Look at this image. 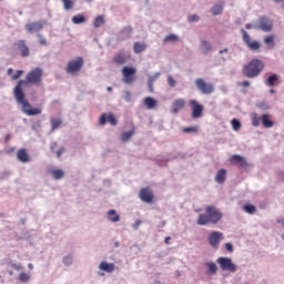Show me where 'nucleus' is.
I'll use <instances>...</instances> for the list:
<instances>
[{
  "label": "nucleus",
  "instance_id": "f257e3e1",
  "mask_svg": "<svg viewBox=\"0 0 284 284\" xmlns=\"http://www.w3.org/2000/svg\"><path fill=\"white\" fill-rule=\"evenodd\" d=\"M43 83V69L36 68L31 71H29L26 75L24 80H19L16 88L13 89V94L16 98V101L20 103L22 112L27 114L28 116H37L38 114H41V109L32 108L30 102L26 100V92H23V85L24 88H28V85H42Z\"/></svg>",
  "mask_w": 284,
  "mask_h": 284
},
{
  "label": "nucleus",
  "instance_id": "f03ea898",
  "mask_svg": "<svg viewBox=\"0 0 284 284\" xmlns=\"http://www.w3.org/2000/svg\"><path fill=\"white\" fill-rule=\"evenodd\" d=\"M223 219V213L214 205H207L205 213H201L197 216V225H217Z\"/></svg>",
  "mask_w": 284,
  "mask_h": 284
},
{
  "label": "nucleus",
  "instance_id": "7ed1b4c3",
  "mask_svg": "<svg viewBox=\"0 0 284 284\" xmlns=\"http://www.w3.org/2000/svg\"><path fill=\"white\" fill-rule=\"evenodd\" d=\"M265 63L258 59L251 60L246 65L243 67V74L247 79H256L261 72H263Z\"/></svg>",
  "mask_w": 284,
  "mask_h": 284
},
{
  "label": "nucleus",
  "instance_id": "20e7f679",
  "mask_svg": "<svg viewBox=\"0 0 284 284\" xmlns=\"http://www.w3.org/2000/svg\"><path fill=\"white\" fill-rule=\"evenodd\" d=\"M122 82L126 85H132L136 81V68L123 67L122 68Z\"/></svg>",
  "mask_w": 284,
  "mask_h": 284
},
{
  "label": "nucleus",
  "instance_id": "39448f33",
  "mask_svg": "<svg viewBox=\"0 0 284 284\" xmlns=\"http://www.w3.org/2000/svg\"><path fill=\"white\" fill-rule=\"evenodd\" d=\"M195 88L201 94H213L214 92V84L212 82H206L202 78L195 79Z\"/></svg>",
  "mask_w": 284,
  "mask_h": 284
},
{
  "label": "nucleus",
  "instance_id": "423d86ee",
  "mask_svg": "<svg viewBox=\"0 0 284 284\" xmlns=\"http://www.w3.org/2000/svg\"><path fill=\"white\" fill-rule=\"evenodd\" d=\"M81 68H83V58H77L69 61L65 70L69 74H78L81 72Z\"/></svg>",
  "mask_w": 284,
  "mask_h": 284
},
{
  "label": "nucleus",
  "instance_id": "0eeeda50",
  "mask_svg": "<svg viewBox=\"0 0 284 284\" xmlns=\"http://www.w3.org/2000/svg\"><path fill=\"white\" fill-rule=\"evenodd\" d=\"M216 263L223 272H236V264L232 263L230 257H219Z\"/></svg>",
  "mask_w": 284,
  "mask_h": 284
},
{
  "label": "nucleus",
  "instance_id": "6e6552de",
  "mask_svg": "<svg viewBox=\"0 0 284 284\" xmlns=\"http://www.w3.org/2000/svg\"><path fill=\"white\" fill-rule=\"evenodd\" d=\"M189 105L192 109V113H191L192 119H201V116H203V110H204L203 104L199 103V101L196 100H190Z\"/></svg>",
  "mask_w": 284,
  "mask_h": 284
},
{
  "label": "nucleus",
  "instance_id": "1a4fd4ad",
  "mask_svg": "<svg viewBox=\"0 0 284 284\" xmlns=\"http://www.w3.org/2000/svg\"><path fill=\"white\" fill-rule=\"evenodd\" d=\"M242 34H243V42L245 43V45H247L248 49L253 51L261 50V42L256 40H252L247 31L242 29Z\"/></svg>",
  "mask_w": 284,
  "mask_h": 284
},
{
  "label": "nucleus",
  "instance_id": "9d476101",
  "mask_svg": "<svg viewBox=\"0 0 284 284\" xmlns=\"http://www.w3.org/2000/svg\"><path fill=\"white\" fill-rule=\"evenodd\" d=\"M140 199L143 203H154V192L150 187L140 190Z\"/></svg>",
  "mask_w": 284,
  "mask_h": 284
},
{
  "label": "nucleus",
  "instance_id": "9b49d317",
  "mask_svg": "<svg viewBox=\"0 0 284 284\" xmlns=\"http://www.w3.org/2000/svg\"><path fill=\"white\" fill-rule=\"evenodd\" d=\"M209 244L211 247H214L215 250L219 247V244L221 241H223V233L222 232H212L207 237Z\"/></svg>",
  "mask_w": 284,
  "mask_h": 284
},
{
  "label": "nucleus",
  "instance_id": "f8f14e48",
  "mask_svg": "<svg viewBox=\"0 0 284 284\" xmlns=\"http://www.w3.org/2000/svg\"><path fill=\"white\" fill-rule=\"evenodd\" d=\"M257 28L258 30H262V32H272V28H274V22L268 18H261Z\"/></svg>",
  "mask_w": 284,
  "mask_h": 284
},
{
  "label": "nucleus",
  "instance_id": "ddd939ff",
  "mask_svg": "<svg viewBox=\"0 0 284 284\" xmlns=\"http://www.w3.org/2000/svg\"><path fill=\"white\" fill-rule=\"evenodd\" d=\"M43 26H45V22L43 21H37V22H30L26 24L27 32H41L43 30Z\"/></svg>",
  "mask_w": 284,
  "mask_h": 284
},
{
  "label": "nucleus",
  "instance_id": "4468645a",
  "mask_svg": "<svg viewBox=\"0 0 284 284\" xmlns=\"http://www.w3.org/2000/svg\"><path fill=\"white\" fill-rule=\"evenodd\" d=\"M100 125H105V123H110V125H116V118L112 113H103L99 120Z\"/></svg>",
  "mask_w": 284,
  "mask_h": 284
},
{
  "label": "nucleus",
  "instance_id": "2eb2a0df",
  "mask_svg": "<svg viewBox=\"0 0 284 284\" xmlns=\"http://www.w3.org/2000/svg\"><path fill=\"white\" fill-rule=\"evenodd\" d=\"M126 61H130V55L125 54V53H116L113 58H112V63H114L115 65H124V63Z\"/></svg>",
  "mask_w": 284,
  "mask_h": 284
},
{
  "label": "nucleus",
  "instance_id": "dca6fc26",
  "mask_svg": "<svg viewBox=\"0 0 284 284\" xmlns=\"http://www.w3.org/2000/svg\"><path fill=\"white\" fill-rule=\"evenodd\" d=\"M16 48L21 53V57H29L30 55V49L28 48V44H26V40H19L14 43Z\"/></svg>",
  "mask_w": 284,
  "mask_h": 284
},
{
  "label": "nucleus",
  "instance_id": "f3484780",
  "mask_svg": "<svg viewBox=\"0 0 284 284\" xmlns=\"http://www.w3.org/2000/svg\"><path fill=\"white\" fill-rule=\"evenodd\" d=\"M183 108H185V99H176L173 101V103H172L173 114H179V112H181V110H183Z\"/></svg>",
  "mask_w": 284,
  "mask_h": 284
},
{
  "label": "nucleus",
  "instance_id": "a211bd4d",
  "mask_svg": "<svg viewBox=\"0 0 284 284\" xmlns=\"http://www.w3.org/2000/svg\"><path fill=\"white\" fill-rule=\"evenodd\" d=\"M17 159L20 163H30V155L28 154V150L20 149L17 152Z\"/></svg>",
  "mask_w": 284,
  "mask_h": 284
},
{
  "label": "nucleus",
  "instance_id": "6ab92c4d",
  "mask_svg": "<svg viewBox=\"0 0 284 284\" xmlns=\"http://www.w3.org/2000/svg\"><path fill=\"white\" fill-rule=\"evenodd\" d=\"M231 163L234 165H239L240 168H247V162H245V158L241 155H232L230 159Z\"/></svg>",
  "mask_w": 284,
  "mask_h": 284
},
{
  "label": "nucleus",
  "instance_id": "aec40b11",
  "mask_svg": "<svg viewBox=\"0 0 284 284\" xmlns=\"http://www.w3.org/2000/svg\"><path fill=\"white\" fill-rule=\"evenodd\" d=\"M225 179H227V171L225 169H221L217 171L215 175L216 183L223 184L225 183Z\"/></svg>",
  "mask_w": 284,
  "mask_h": 284
},
{
  "label": "nucleus",
  "instance_id": "412c9836",
  "mask_svg": "<svg viewBox=\"0 0 284 284\" xmlns=\"http://www.w3.org/2000/svg\"><path fill=\"white\" fill-rule=\"evenodd\" d=\"M276 36L275 34H268L264 37V43L270 48V50H273L274 45H276Z\"/></svg>",
  "mask_w": 284,
  "mask_h": 284
},
{
  "label": "nucleus",
  "instance_id": "4be33fe9",
  "mask_svg": "<svg viewBox=\"0 0 284 284\" xmlns=\"http://www.w3.org/2000/svg\"><path fill=\"white\" fill-rule=\"evenodd\" d=\"M148 48V44H145V42H135L133 44V52H135V54H141V52H145Z\"/></svg>",
  "mask_w": 284,
  "mask_h": 284
},
{
  "label": "nucleus",
  "instance_id": "5701e85b",
  "mask_svg": "<svg viewBox=\"0 0 284 284\" xmlns=\"http://www.w3.org/2000/svg\"><path fill=\"white\" fill-rule=\"evenodd\" d=\"M106 216L111 223H119L121 221V216L116 214L115 210L108 211Z\"/></svg>",
  "mask_w": 284,
  "mask_h": 284
},
{
  "label": "nucleus",
  "instance_id": "b1692460",
  "mask_svg": "<svg viewBox=\"0 0 284 284\" xmlns=\"http://www.w3.org/2000/svg\"><path fill=\"white\" fill-rule=\"evenodd\" d=\"M200 48L203 54H210V52H212V44L207 40H202Z\"/></svg>",
  "mask_w": 284,
  "mask_h": 284
},
{
  "label": "nucleus",
  "instance_id": "393cba45",
  "mask_svg": "<svg viewBox=\"0 0 284 284\" xmlns=\"http://www.w3.org/2000/svg\"><path fill=\"white\" fill-rule=\"evenodd\" d=\"M260 119H261L264 128H273L274 126V122L272 120H270L268 114H262Z\"/></svg>",
  "mask_w": 284,
  "mask_h": 284
},
{
  "label": "nucleus",
  "instance_id": "a878e982",
  "mask_svg": "<svg viewBox=\"0 0 284 284\" xmlns=\"http://www.w3.org/2000/svg\"><path fill=\"white\" fill-rule=\"evenodd\" d=\"M144 104L146 105L148 110H154V108H156V100L152 97H146L144 99Z\"/></svg>",
  "mask_w": 284,
  "mask_h": 284
},
{
  "label": "nucleus",
  "instance_id": "bb28decb",
  "mask_svg": "<svg viewBox=\"0 0 284 284\" xmlns=\"http://www.w3.org/2000/svg\"><path fill=\"white\" fill-rule=\"evenodd\" d=\"M100 270L102 272H108V273L114 272V264L113 263L102 262L100 264Z\"/></svg>",
  "mask_w": 284,
  "mask_h": 284
},
{
  "label": "nucleus",
  "instance_id": "cd10ccee",
  "mask_svg": "<svg viewBox=\"0 0 284 284\" xmlns=\"http://www.w3.org/2000/svg\"><path fill=\"white\" fill-rule=\"evenodd\" d=\"M134 132H135L134 129H132V130L129 131V132H122V134H121V141H122L123 143L130 141V139H132V136H134Z\"/></svg>",
  "mask_w": 284,
  "mask_h": 284
},
{
  "label": "nucleus",
  "instance_id": "c85d7f7f",
  "mask_svg": "<svg viewBox=\"0 0 284 284\" xmlns=\"http://www.w3.org/2000/svg\"><path fill=\"white\" fill-rule=\"evenodd\" d=\"M51 174L55 181H59L65 176V172H63L61 169L51 171Z\"/></svg>",
  "mask_w": 284,
  "mask_h": 284
},
{
  "label": "nucleus",
  "instance_id": "c756f323",
  "mask_svg": "<svg viewBox=\"0 0 284 284\" xmlns=\"http://www.w3.org/2000/svg\"><path fill=\"white\" fill-rule=\"evenodd\" d=\"M179 36L171 33L163 39V43H178Z\"/></svg>",
  "mask_w": 284,
  "mask_h": 284
},
{
  "label": "nucleus",
  "instance_id": "7c9ffc66",
  "mask_svg": "<svg viewBox=\"0 0 284 284\" xmlns=\"http://www.w3.org/2000/svg\"><path fill=\"white\" fill-rule=\"evenodd\" d=\"M102 26H105V18L103 16H98L93 21V27L101 28Z\"/></svg>",
  "mask_w": 284,
  "mask_h": 284
},
{
  "label": "nucleus",
  "instance_id": "2f4dec72",
  "mask_svg": "<svg viewBox=\"0 0 284 284\" xmlns=\"http://www.w3.org/2000/svg\"><path fill=\"white\" fill-rule=\"evenodd\" d=\"M205 265L209 267L207 274H216L219 272V267L214 262H206Z\"/></svg>",
  "mask_w": 284,
  "mask_h": 284
},
{
  "label": "nucleus",
  "instance_id": "473e14b6",
  "mask_svg": "<svg viewBox=\"0 0 284 284\" xmlns=\"http://www.w3.org/2000/svg\"><path fill=\"white\" fill-rule=\"evenodd\" d=\"M72 23L75 26H79V23H85V17L83 14L73 16Z\"/></svg>",
  "mask_w": 284,
  "mask_h": 284
},
{
  "label": "nucleus",
  "instance_id": "72a5a7b5",
  "mask_svg": "<svg viewBox=\"0 0 284 284\" xmlns=\"http://www.w3.org/2000/svg\"><path fill=\"white\" fill-rule=\"evenodd\" d=\"M243 210L246 214H256V206H254V204H245Z\"/></svg>",
  "mask_w": 284,
  "mask_h": 284
},
{
  "label": "nucleus",
  "instance_id": "f704fd0d",
  "mask_svg": "<svg viewBox=\"0 0 284 284\" xmlns=\"http://www.w3.org/2000/svg\"><path fill=\"white\" fill-rule=\"evenodd\" d=\"M211 12H212V14H214V17H216V14H221L223 12V3L215 4L211 9Z\"/></svg>",
  "mask_w": 284,
  "mask_h": 284
},
{
  "label": "nucleus",
  "instance_id": "c9c22d12",
  "mask_svg": "<svg viewBox=\"0 0 284 284\" xmlns=\"http://www.w3.org/2000/svg\"><path fill=\"white\" fill-rule=\"evenodd\" d=\"M63 122L61 121V119H51V130L52 132H54V130H58V128H61V124Z\"/></svg>",
  "mask_w": 284,
  "mask_h": 284
},
{
  "label": "nucleus",
  "instance_id": "e433bc0d",
  "mask_svg": "<svg viewBox=\"0 0 284 284\" xmlns=\"http://www.w3.org/2000/svg\"><path fill=\"white\" fill-rule=\"evenodd\" d=\"M276 81H278V75L273 74L268 77L266 84H268L270 88H274V85L276 84Z\"/></svg>",
  "mask_w": 284,
  "mask_h": 284
},
{
  "label": "nucleus",
  "instance_id": "4c0bfd02",
  "mask_svg": "<svg viewBox=\"0 0 284 284\" xmlns=\"http://www.w3.org/2000/svg\"><path fill=\"white\" fill-rule=\"evenodd\" d=\"M18 281H20V283H28V281H30V274L21 272L18 276Z\"/></svg>",
  "mask_w": 284,
  "mask_h": 284
},
{
  "label": "nucleus",
  "instance_id": "58836bf2",
  "mask_svg": "<svg viewBox=\"0 0 284 284\" xmlns=\"http://www.w3.org/2000/svg\"><path fill=\"white\" fill-rule=\"evenodd\" d=\"M64 7V10H72L74 8V0H61Z\"/></svg>",
  "mask_w": 284,
  "mask_h": 284
},
{
  "label": "nucleus",
  "instance_id": "ea45409f",
  "mask_svg": "<svg viewBox=\"0 0 284 284\" xmlns=\"http://www.w3.org/2000/svg\"><path fill=\"white\" fill-rule=\"evenodd\" d=\"M231 125H232V128H233V130L235 131V132H239V130H241V121H239V120H236V119H233L232 121H231Z\"/></svg>",
  "mask_w": 284,
  "mask_h": 284
},
{
  "label": "nucleus",
  "instance_id": "a19ab883",
  "mask_svg": "<svg viewBox=\"0 0 284 284\" xmlns=\"http://www.w3.org/2000/svg\"><path fill=\"white\" fill-rule=\"evenodd\" d=\"M121 34H126V38L130 39V37L132 36V27L131 26L124 27L121 30Z\"/></svg>",
  "mask_w": 284,
  "mask_h": 284
},
{
  "label": "nucleus",
  "instance_id": "79ce46f5",
  "mask_svg": "<svg viewBox=\"0 0 284 284\" xmlns=\"http://www.w3.org/2000/svg\"><path fill=\"white\" fill-rule=\"evenodd\" d=\"M182 132H184V133H190V132L196 133V132H199V126L184 128V129H182Z\"/></svg>",
  "mask_w": 284,
  "mask_h": 284
},
{
  "label": "nucleus",
  "instance_id": "37998d69",
  "mask_svg": "<svg viewBox=\"0 0 284 284\" xmlns=\"http://www.w3.org/2000/svg\"><path fill=\"white\" fill-rule=\"evenodd\" d=\"M168 84L170 85V88H175L176 87V80H174V78H172V75L168 77Z\"/></svg>",
  "mask_w": 284,
  "mask_h": 284
},
{
  "label": "nucleus",
  "instance_id": "c03bdc74",
  "mask_svg": "<svg viewBox=\"0 0 284 284\" xmlns=\"http://www.w3.org/2000/svg\"><path fill=\"white\" fill-rule=\"evenodd\" d=\"M38 39H39L40 45H48V40H45V38H43V34L39 33Z\"/></svg>",
  "mask_w": 284,
  "mask_h": 284
},
{
  "label": "nucleus",
  "instance_id": "a18cd8bd",
  "mask_svg": "<svg viewBox=\"0 0 284 284\" xmlns=\"http://www.w3.org/2000/svg\"><path fill=\"white\" fill-rule=\"evenodd\" d=\"M252 125H254V128H258V125H261V118L254 116L252 119Z\"/></svg>",
  "mask_w": 284,
  "mask_h": 284
},
{
  "label": "nucleus",
  "instance_id": "49530a36",
  "mask_svg": "<svg viewBox=\"0 0 284 284\" xmlns=\"http://www.w3.org/2000/svg\"><path fill=\"white\" fill-rule=\"evenodd\" d=\"M23 74V70H18L14 75H12V80L17 81V79H21Z\"/></svg>",
  "mask_w": 284,
  "mask_h": 284
},
{
  "label": "nucleus",
  "instance_id": "de8ad7c7",
  "mask_svg": "<svg viewBox=\"0 0 284 284\" xmlns=\"http://www.w3.org/2000/svg\"><path fill=\"white\" fill-rule=\"evenodd\" d=\"M124 100L125 101H132V93L130 91L124 92Z\"/></svg>",
  "mask_w": 284,
  "mask_h": 284
},
{
  "label": "nucleus",
  "instance_id": "09e8293b",
  "mask_svg": "<svg viewBox=\"0 0 284 284\" xmlns=\"http://www.w3.org/2000/svg\"><path fill=\"white\" fill-rule=\"evenodd\" d=\"M189 21L191 23H194V22L199 21V17L196 14H192V16L189 17Z\"/></svg>",
  "mask_w": 284,
  "mask_h": 284
},
{
  "label": "nucleus",
  "instance_id": "8fccbe9b",
  "mask_svg": "<svg viewBox=\"0 0 284 284\" xmlns=\"http://www.w3.org/2000/svg\"><path fill=\"white\" fill-rule=\"evenodd\" d=\"M225 250H226L227 252H234V247L232 246V243H226V244H225Z\"/></svg>",
  "mask_w": 284,
  "mask_h": 284
},
{
  "label": "nucleus",
  "instance_id": "3c124183",
  "mask_svg": "<svg viewBox=\"0 0 284 284\" xmlns=\"http://www.w3.org/2000/svg\"><path fill=\"white\" fill-rule=\"evenodd\" d=\"M63 152H65V148H61V149L57 152L58 159H61V154H63Z\"/></svg>",
  "mask_w": 284,
  "mask_h": 284
},
{
  "label": "nucleus",
  "instance_id": "603ef678",
  "mask_svg": "<svg viewBox=\"0 0 284 284\" xmlns=\"http://www.w3.org/2000/svg\"><path fill=\"white\" fill-rule=\"evenodd\" d=\"M149 90L150 92H154V85L152 80H149Z\"/></svg>",
  "mask_w": 284,
  "mask_h": 284
},
{
  "label": "nucleus",
  "instance_id": "864d4df0",
  "mask_svg": "<svg viewBox=\"0 0 284 284\" xmlns=\"http://www.w3.org/2000/svg\"><path fill=\"white\" fill-rule=\"evenodd\" d=\"M141 221L140 220H138L135 223H134V225H133V227L135 229V230H138L139 229V225H141Z\"/></svg>",
  "mask_w": 284,
  "mask_h": 284
},
{
  "label": "nucleus",
  "instance_id": "5fc2aeb1",
  "mask_svg": "<svg viewBox=\"0 0 284 284\" xmlns=\"http://www.w3.org/2000/svg\"><path fill=\"white\" fill-rule=\"evenodd\" d=\"M230 50L227 48L223 49V50H220L219 51V54H224V53H229Z\"/></svg>",
  "mask_w": 284,
  "mask_h": 284
},
{
  "label": "nucleus",
  "instance_id": "6e6d98bb",
  "mask_svg": "<svg viewBox=\"0 0 284 284\" xmlns=\"http://www.w3.org/2000/svg\"><path fill=\"white\" fill-rule=\"evenodd\" d=\"M170 241H172V237L166 236L165 240H164V243H165L166 245H170Z\"/></svg>",
  "mask_w": 284,
  "mask_h": 284
},
{
  "label": "nucleus",
  "instance_id": "4d7b16f0",
  "mask_svg": "<svg viewBox=\"0 0 284 284\" xmlns=\"http://www.w3.org/2000/svg\"><path fill=\"white\" fill-rule=\"evenodd\" d=\"M64 263H72V258L70 256L64 257Z\"/></svg>",
  "mask_w": 284,
  "mask_h": 284
},
{
  "label": "nucleus",
  "instance_id": "13d9d810",
  "mask_svg": "<svg viewBox=\"0 0 284 284\" xmlns=\"http://www.w3.org/2000/svg\"><path fill=\"white\" fill-rule=\"evenodd\" d=\"M242 85H243V88H248L250 81H244V82H242Z\"/></svg>",
  "mask_w": 284,
  "mask_h": 284
},
{
  "label": "nucleus",
  "instance_id": "bf43d9fd",
  "mask_svg": "<svg viewBox=\"0 0 284 284\" xmlns=\"http://www.w3.org/2000/svg\"><path fill=\"white\" fill-rule=\"evenodd\" d=\"M277 223H280L281 225H284V219H278Z\"/></svg>",
  "mask_w": 284,
  "mask_h": 284
},
{
  "label": "nucleus",
  "instance_id": "052dcab7",
  "mask_svg": "<svg viewBox=\"0 0 284 284\" xmlns=\"http://www.w3.org/2000/svg\"><path fill=\"white\" fill-rule=\"evenodd\" d=\"M12 72H14V71L12 70V68H9L8 71H7V74L10 75V74H12Z\"/></svg>",
  "mask_w": 284,
  "mask_h": 284
},
{
  "label": "nucleus",
  "instance_id": "680f3d73",
  "mask_svg": "<svg viewBox=\"0 0 284 284\" xmlns=\"http://www.w3.org/2000/svg\"><path fill=\"white\" fill-rule=\"evenodd\" d=\"M28 267H29V270H34V265H32V263H29Z\"/></svg>",
  "mask_w": 284,
  "mask_h": 284
},
{
  "label": "nucleus",
  "instance_id": "e2e57ef3",
  "mask_svg": "<svg viewBox=\"0 0 284 284\" xmlns=\"http://www.w3.org/2000/svg\"><path fill=\"white\" fill-rule=\"evenodd\" d=\"M245 28H246V30H251L252 24H246Z\"/></svg>",
  "mask_w": 284,
  "mask_h": 284
},
{
  "label": "nucleus",
  "instance_id": "0e129e2a",
  "mask_svg": "<svg viewBox=\"0 0 284 284\" xmlns=\"http://www.w3.org/2000/svg\"><path fill=\"white\" fill-rule=\"evenodd\" d=\"M106 91H108V92H112V87H108V88H106Z\"/></svg>",
  "mask_w": 284,
  "mask_h": 284
},
{
  "label": "nucleus",
  "instance_id": "69168bd1",
  "mask_svg": "<svg viewBox=\"0 0 284 284\" xmlns=\"http://www.w3.org/2000/svg\"><path fill=\"white\" fill-rule=\"evenodd\" d=\"M6 141H10V134L6 135Z\"/></svg>",
  "mask_w": 284,
  "mask_h": 284
},
{
  "label": "nucleus",
  "instance_id": "338daca9",
  "mask_svg": "<svg viewBox=\"0 0 284 284\" xmlns=\"http://www.w3.org/2000/svg\"><path fill=\"white\" fill-rule=\"evenodd\" d=\"M275 92H276V91H275L274 89H271V90H270V93H271V94H274Z\"/></svg>",
  "mask_w": 284,
  "mask_h": 284
},
{
  "label": "nucleus",
  "instance_id": "774afa93",
  "mask_svg": "<svg viewBox=\"0 0 284 284\" xmlns=\"http://www.w3.org/2000/svg\"><path fill=\"white\" fill-rule=\"evenodd\" d=\"M54 148H57V143H53V145L51 146V150H54Z\"/></svg>",
  "mask_w": 284,
  "mask_h": 284
}]
</instances>
